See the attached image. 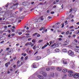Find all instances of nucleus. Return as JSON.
<instances>
[{"instance_id": "obj_1", "label": "nucleus", "mask_w": 79, "mask_h": 79, "mask_svg": "<svg viewBox=\"0 0 79 79\" xmlns=\"http://www.w3.org/2000/svg\"><path fill=\"white\" fill-rule=\"evenodd\" d=\"M69 77H72V76H74V73L73 72V71H69Z\"/></svg>"}, {"instance_id": "obj_2", "label": "nucleus", "mask_w": 79, "mask_h": 79, "mask_svg": "<svg viewBox=\"0 0 79 79\" xmlns=\"http://www.w3.org/2000/svg\"><path fill=\"white\" fill-rule=\"evenodd\" d=\"M13 5L12 6V8H13L14 10L16 9V8H17V7L18 6V5H19V4L18 3H15L13 4Z\"/></svg>"}, {"instance_id": "obj_3", "label": "nucleus", "mask_w": 79, "mask_h": 79, "mask_svg": "<svg viewBox=\"0 0 79 79\" xmlns=\"http://www.w3.org/2000/svg\"><path fill=\"white\" fill-rule=\"evenodd\" d=\"M79 74L78 73L74 74V75H73L74 77L75 78H79Z\"/></svg>"}, {"instance_id": "obj_4", "label": "nucleus", "mask_w": 79, "mask_h": 79, "mask_svg": "<svg viewBox=\"0 0 79 79\" xmlns=\"http://www.w3.org/2000/svg\"><path fill=\"white\" fill-rule=\"evenodd\" d=\"M68 53L71 56H73V55H74V52H73L72 51L70 50L68 51Z\"/></svg>"}, {"instance_id": "obj_5", "label": "nucleus", "mask_w": 79, "mask_h": 79, "mask_svg": "<svg viewBox=\"0 0 79 79\" xmlns=\"http://www.w3.org/2000/svg\"><path fill=\"white\" fill-rule=\"evenodd\" d=\"M36 63H35L32 64V66L33 68H37V66H36Z\"/></svg>"}, {"instance_id": "obj_6", "label": "nucleus", "mask_w": 79, "mask_h": 79, "mask_svg": "<svg viewBox=\"0 0 79 79\" xmlns=\"http://www.w3.org/2000/svg\"><path fill=\"white\" fill-rule=\"evenodd\" d=\"M50 76L52 77H53L55 76V73L53 72H51L50 73Z\"/></svg>"}, {"instance_id": "obj_7", "label": "nucleus", "mask_w": 79, "mask_h": 79, "mask_svg": "<svg viewBox=\"0 0 79 79\" xmlns=\"http://www.w3.org/2000/svg\"><path fill=\"white\" fill-rule=\"evenodd\" d=\"M38 77L40 79H44V77L40 75H38Z\"/></svg>"}, {"instance_id": "obj_8", "label": "nucleus", "mask_w": 79, "mask_h": 79, "mask_svg": "<svg viewBox=\"0 0 79 79\" xmlns=\"http://www.w3.org/2000/svg\"><path fill=\"white\" fill-rule=\"evenodd\" d=\"M36 58L37 60H40V59H41V57L40 56H37L36 57Z\"/></svg>"}, {"instance_id": "obj_9", "label": "nucleus", "mask_w": 79, "mask_h": 79, "mask_svg": "<svg viewBox=\"0 0 79 79\" xmlns=\"http://www.w3.org/2000/svg\"><path fill=\"white\" fill-rule=\"evenodd\" d=\"M42 75L43 76H44V77H45L47 76V73H46L45 72H44V73H43Z\"/></svg>"}, {"instance_id": "obj_10", "label": "nucleus", "mask_w": 79, "mask_h": 79, "mask_svg": "<svg viewBox=\"0 0 79 79\" xmlns=\"http://www.w3.org/2000/svg\"><path fill=\"white\" fill-rule=\"evenodd\" d=\"M46 47H47V45H44V46L42 48V49H44V48H46Z\"/></svg>"}, {"instance_id": "obj_11", "label": "nucleus", "mask_w": 79, "mask_h": 79, "mask_svg": "<svg viewBox=\"0 0 79 79\" xmlns=\"http://www.w3.org/2000/svg\"><path fill=\"white\" fill-rule=\"evenodd\" d=\"M67 71H68V70L66 69H64L62 71V72L63 73H66Z\"/></svg>"}, {"instance_id": "obj_12", "label": "nucleus", "mask_w": 79, "mask_h": 79, "mask_svg": "<svg viewBox=\"0 0 79 79\" xmlns=\"http://www.w3.org/2000/svg\"><path fill=\"white\" fill-rule=\"evenodd\" d=\"M57 69L58 71H61V70H62L61 68L60 67L58 68H57Z\"/></svg>"}, {"instance_id": "obj_13", "label": "nucleus", "mask_w": 79, "mask_h": 79, "mask_svg": "<svg viewBox=\"0 0 79 79\" xmlns=\"http://www.w3.org/2000/svg\"><path fill=\"white\" fill-rule=\"evenodd\" d=\"M25 17V16H23L20 17L19 18L20 19H24V18Z\"/></svg>"}, {"instance_id": "obj_14", "label": "nucleus", "mask_w": 79, "mask_h": 79, "mask_svg": "<svg viewBox=\"0 0 79 79\" xmlns=\"http://www.w3.org/2000/svg\"><path fill=\"white\" fill-rule=\"evenodd\" d=\"M55 50L56 52H59L60 49H56Z\"/></svg>"}, {"instance_id": "obj_15", "label": "nucleus", "mask_w": 79, "mask_h": 79, "mask_svg": "<svg viewBox=\"0 0 79 79\" xmlns=\"http://www.w3.org/2000/svg\"><path fill=\"white\" fill-rule=\"evenodd\" d=\"M62 51L63 52H67V50H66V49H63L62 50Z\"/></svg>"}, {"instance_id": "obj_16", "label": "nucleus", "mask_w": 79, "mask_h": 79, "mask_svg": "<svg viewBox=\"0 0 79 79\" xmlns=\"http://www.w3.org/2000/svg\"><path fill=\"white\" fill-rule=\"evenodd\" d=\"M44 73V72L43 71H41L40 72V74H43V73Z\"/></svg>"}, {"instance_id": "obj_17", "label": "nucleus", "mask_w": 79, "mask_h": 79, "mask_svg": "<svg viewBox=\"0 0 79 79\" xmlns=\"http://www.w3.org/2000/svg\"><path fill=\"white\" fill-rule=\"evenodd\" d=\"M23 5H24V6H26V2H24L23 3Z\"/></svg>"}, {"instance_id": "obj_18", "label": "nucleus", "mask_w": 79, "mask_h": 79, "mask_svg": "<svg viewBox=\"0 0 79 79\" xmlns=\"http://www.w3.org/2000/svg\"><path fill=\"white\" fill-rule=\"evenodd\" d=\"M9 51L10 52V53H12V52H13V49H9Z\"/></svg>"}, {"instance_id": "obj_19", "label": "nucleus", "mask_w": 79, "mask_h": 79, "mask_svg": "<svg viewBox=\"0 0 79 79\" xmlns=\"http://www.w3.org/2000/svg\"><path fill=\"white\" fill-rule=\"evenodd\" d=\"M75 52H76L79 53V49H75Z\"/></svg>"}, {"instance_id": "obj_20", "label": "nucleus", "mask_w": 79, "mask_h": 79, "mask_svg": "<svg viewBox=\"0 0 79 79\" xmlns=\"http://www.w3.org/2000/svg\"><path fill=\"white\" fill-rule=\"evenodd\" d=\"M43 40H40L38 41V42L39 43H40V42H43Z\"/></svg>"}, {"instance_id": "obj_21", "label": "nucleus", "mask_w": 79, "mask_h": 79, "mask_svg": "<svg viewBox=\"0 0 79 79\" xmlns=\"http://www.w3.org/2000/svg\"><path fill=\"white\" fill-rule=\"evenodd\" d=\"M37 34L38 33H35L33 35V36H35V35H37Z\"/></svg>"}, {"instance_id": "obj_22", "label": "nucleus", "mask_w": 79, "mask_h": 79, "mask_svg": "<svg viewBox=\"0 0 79 79\" xmlns=\"http://www.w3.org/2000/svg\"><path fill=\"white\" fill-rule=\"evenodd\" d=\"M50 68H48L46 69L47 71H50Z\"/></svg>"}, {"instance_id": "obj_23", "label": "nucleus", "mask_w": 79, "mask_h": 79, "mask_svg": "<svg viewBox=\"0 0 79 79\" xmlns=\"http://www.w3.org/2000/svg\"><path fill=\"white\" fill-rule=\"evenodd\" d=\"M9 3H8L7 4H6V8H7V7H8V5H9Z\"/></svg>"}, {"instance_id": "obj_24", "label": "nucleus", "mask_w": 79, "mask_h": 79, "mask_svg": "<svg viewBox=\"0 0 79 79\" xmlns=\"http://www.w3.org/2000/svg\"><path fill=\"white\" fill-rule=\"evenodd\" d=\"M50 68L51 69H55V67H51Z\"/></svg>"}, {"instance_id": "obj_25", "label": "nucleus", "mask_w": 79, "mask_h": 79, "mask_svg": "<svg viewBox=\"0 0 79 79\" xmlns=\"http://www.w3.org/2000/svg\"><path fill=\"white\" fill-rule=\"evenodd\" d=\"M74 26H72L69 27L70 29H73Z\"/></svg>"}, {"instance_id": "obj_26", "label": "nucleus", "mask_w": 79, "mask_h": 79, "mask_svg": "<svg viewBox=\"0 0 79 79\" xmlns=\"http://www.w3.org/2000/svg\"><path fill=\"white\" fill-rule=\"evenodd\" d=\"M48 65H49L50 66L52 65V63H51V62H49Z\"/></svg>"}, {"instance_id": "obj_27", "label": "nucleus", "mask_w": 79, "mask_h": 79, "mask_svg": "<svg viewBox=\"0 0 79 79\" xmlns=\"http://www.w3.org/2000/svg\"><path fill=\"white\" fill-rule=\"evenodd\" d=\"M62 28H63V27H64V23H62Z\"/></svg>"}, {"instance_id": "obj_28", "label": "nucleus", "mask_w": 79, "mask_h": 79, "mask_svg": "<svg viewBox=\"0 0 79 79\" xmlns=\"http://www.w3.org/2000/svg\"><path fill=\"white\" fill-rule=\"evenodd\" d=\"M5 66H6V67H7L8 66V65L6 63L5 64Z\"/></svg>"}, {"instance_id": "obj_29", "label": "nucleus", "mask_w": 79, "mask_h": 79, "mask_svg": "<svg viewBox=\"0 0 79 79\" xmlns=\"http://www.w3.org/2000/svg\"><path fill=\"white\" fill-rule=\"evenodd\" d=\"M74 42H76V43H77V40L75 39L74 40Z\"/></svg>"}, {"instance_id": "obj_30", "label": "nucleus", "mask_w": 79, "mask_h": 79, "mask_svg": "<svg viewBox=\"0 0 79 79\" xmlns=\"http://www.w3.org/2000/svg\"><path fill=\"white\" fill-rule=\"evenodd\" d=\"M63 63H64V64H66L67 62H66V61L63 60Z\"/></svg>"}, {"instance_id": "obj_31", "label": "nucleus", "mask_w": 79, "mask_h": 79, "mask_svg": "<svg viewBox=\"0 0 79 79\" xmlns=\"http://www.w3.org/2000/svg\"><path fill=\"white\" fill-rule=\"evenodd\" d=\"M56 45V43H54L52 45L51 47H53V46L54 45Z\"/></svg>"}, {"instance_id": "obj_32", "label": "nucleus", "mask_w": 79, "mask_h": 79, "mask_svg": "<svg viewBox=\"0 0 79 79\" xmlns=\"http://www.w3.org/2000/svg\"><path fill=\"white\" fill-rule=\"evenodd\" d=\"M28 58V57L27 56H26L25 58V60H26L27 59V58Z\"/></svg>"}, {"instance_id": "obj_33", "label": "nucleus", "mask_w": 79, "mask_h": 79, "mask_svg": "<svg viewBox=\"0 0 79 79\" xmlns=\"http://www.w3.org/2000/svg\"><path fill=\"white\" fill-rule=\"evenodd\" d=\"M73 10V8H72L71 9H70V12L69 13H71V11H72V10Z\"/></svg>"}, {"instance_id": "obj_34", "label": "nucleus", "mask_w": 79, "mask_h": 79, "mask_svg": "<svg viewBox=\"0 0 79 79\" xmlns=\"http://www.w3.org/2000/svg\"><path fill=\"white\" fill-rule=\"evenodd\" d=\"M31 40H32V38H29L28 40L29 41Z\"/></svg>"}, {"instance_id": "obj_35", "label": "nucleus", "mask_w": 79, "mask_h": 79, "mask_svg": "<svg viewBox=\"0 0 79 79\" xmlns=\"http://www.w3.org/2000/svg\"><path fill=\"white\" fill-rule=\"evenodd\" d=\"M29 42L27 43V44H26L25 45L27 46V45H29Z\"/></svg>"}, {"instance_id": "obj_36", "label": "nucleus", "mask_w": 79, "mask_h": 79, "mask_svg": "<svg viewBox=\"0 0 79 79\" xmlns=\"http://www.w3.org/2000/svg\"><path fill=\"white\" fill-rule=\"evenodd\" d=\"M6 64H8V65H9V64H10V62H8L6 63Z\"/></svg>"}, {"instance_id": "obj_37", "label": "nucleus", "mask_w": 79, "mask_h": 79, "mask_svg": "<svg viewBox=\"0 0 79 79\" xmlns=\"http://www.w3.org/2000/svg\"><path fill=\"white\" fill-rule=\"evenodd\" d=\"M56 8V6L55 5L53 6V8Z\"/></svg>"}, {"instance_id": "obj_38", "label": "nucleus", "mask_w": 79, "mask_h": 79, "mask_svg": "<svg viewBox=\"0 0 79 79\" xmlns=\"http://www.w3.org/2000/svg\"><path fill=\"white\" fill-rule=\"evenodd\" d=\"M10 51H9L7 53V54L8 55H10Z\"/></svg>"}, {"instance_id": "obj_39", "label": "nucleus", "mask_w": 79, "mask_h": 79, "mask_svg": "<svg viewBox=\"0 0 79 79\" xmlns=\"http://www.w3.org/2000/svg\"><path fill=\"white\" fill-rule=\"evenodd\" d=\"M66 77H67V76H66V75H65L64 76V78H66Z\"/></svg>"}, {"instance_id": "obj_40", "label": "nucleus", "mask_w": 79, "mask_h": 79, "mask_svg": "<svg viewBox=\"0 0 79 79\" xmlns=\"http://www.w3.org/2000/svg\"><path fill=\"white\" fill-rule=\"evenodd\" d=\"M32 42L33 43L35 42V40L34 39H33L32 40Z\"/></svg>"}, {"instance_id": "obj_41", "label": "nucleus", "mask_w": 79, "mask_h": 79, "mask_svg": "<svg viewBox=\"0 0 79 79\" xmlns=\"http://www.w3.org/2000/svg\"><path fill=\"white\" fill-rule=\"evenodd\" d=\"M35 47L36 46L35 45L33 47V49H34V50L35 49Z\"/></svg>"}, {"instance_id": "obj_42", "label": "nucleus", "mask_w": 79, "mask_h": 79, "mask_svg": "<svg viewBox=\"0 0 79 79\" xmlns=\"http://www.w3.org/2000/svg\"><path fill=\"white\" fill-rule=\"evenodd\" d=\"M44 32H47V29H45L44 30Z\"/></svg>"}, {"instance_id": "obj_43", "label": "nucleus", "mask_w": 79, "mask_h": 79, "mask_svg": "<svg viewBox=\"0 0 79 79\" xmlns=\"http://www.w3.org/2000/svg\"><path fill=\"white\" fill-rule=\"evenodd\" d=\"M28 44L29 45H31V44H32V42H28Z\"/></svg>"}, {"instance_id": "obj_44", "label": "nucleus", "mask_w": 79, "mask_h": 79, "mask_svg": "<svg viewBox=\"0 0 79 79\" xmlns=\"http://www.w3.org/2000/svg\"><path fill=\"white\" fill-rule=\"evenodd\" d=\"M54 11H52L51 12V14H54Z\"/></svg>"}, {"instance_id": "obj_45", "label": "nucleus", "mask_w": 79, "mask_h": 79, "mask_svg": "<svg viewBox=\"0 0 79 79\" xmlns=\"http://www.w3.org/2000/svg\"><path fill=\"white\" fill-rule=\"evenodd\" d=\"M37 37H40V34H38L37 35Z\"/></svg>"}, {"instance_id": "obj_46", "label": "nucleus", "mask_w": 79, "mask_h": 79, "mask_svg": "<svg viewBox=\"0 0 79 79\" xmlns=\"http://www.w3.org/2000/svg\"><path fill=\"white\" fill-rule=\"evenodd\" d=\"M2 38V35H0V40H1Z\"/></svg>"}, {"instance_id": "obj_47", "label": "nucleus", "mask_w": 79, "mask_h": 79, "mask_svg": "<svg viewBox=\"0 0 79 79\" xmlns=\"http://www.w3.org/2000/svg\"><path fill=\"white\" fill-rule=\"evenodd\" d=\"M69 33V31H68L66 33V34H68Z\"/></svg>"}, {"instance_id": "obj_48", "label": "nucleus", "mask_w": 79, "mask_h": 79, "mask_svg": "<svg viewBox=\"0 0 79 79\" xmlns=\"http://www.w3.org/2000/svg\"><path fill=\"white\" fill-rule=\"evenodd\" d=\"M42 29H43V27H42L40 29V30L42 31Z\"/></svg>"}, {"instance_id": "obj_49", "label": "nucleus", "mask_w": 79, "mask_h": 79, "mask_svg": "<svg viewBox=\"0 0 79 79\" xmlns=\"http://www.w3.org/2000/svg\"><path fill=\"white\" fill-rule=\"evenodd\" d=\"M31 36L29 35V36H26V37H27V38H28L29 37H31Z\"/></svg>"}, {"instance_id": "obj_50", "label": "nucleus", "mask_w": 79, "mask_h": 79, "mask_svg": "<svg viewBox=\"0 0 79 79\" xmlns=\"http://www.w3.org/2000/svg\"><path fill=\"white\" fill-rule=\"evenodd\" d=\"M2 51H3V49H1L0 50V53H1L2 52Z\"/></svg>"}, {"instance_id": "obj_51", "label": "nucleus", "mask_w": 79, "mask_h": 79, "mask_svg": "<svg viewBox=\"0 0 79 79\" xmlns=\"http://www.w3.org/2000/svg\"><path fill=\"white\" fill-rule=\"evenodd\" d=\"M48 18H49V19H52V17L50 16H48Z\"/></svg>"}, {"instance_id": "obj_52", "label": "nucleus", "mask_w": 79, "mask_h": 79, "mask_svg": "<svg viewBox=\"0 0 79 79\" xmlns=\"http://www.w3.org/2000/svg\"><path fill=\"white\" fill-rule=\"evenodd\" d=\"M61 40H62V39H61V38H60L59 39V40L60 41H61Z\"/></svg>"}, {"instance_id": "obj_53", "label": "nucleus", "mask_w": 79, "mask_h": 79, "mask_svg": "<svg viewBox=\"0 0 79 79\" xmlns=\"http://www.w3.org/2000/svg\"><path fill=\"white\" fill-rule=\"evenodd\" d=\"M22 34V32H20L19 33V35H21Z\"/></svg>"}, {"instance_id": "obj_54", "label": "nucleus", "mask_w": 79, "mask_h": 79, "mask_svg": "<svg viewBox=\"0 0 79 79\" xmlns=\"http://www.w3.org/2000/svg\"><path fill=\"white\" fill-rule=\"evenodd\" d=\"M39 5H43V3H42V2H40L39 4Z\"/></svg>"}, {"instance_id": "obj_55", "label": "nucleus", "mask_w": 79, "mask_h": 79, "mask_svg": "<svg viewBox=\"0 0 79 79\" xmlns=\"http://www.w3.org/2000/svg\"><path fill=\"white\" fill-rule=\"evenodd\" d=\"M4 42V41L3 40L2 41L0 42L1 44H2V43H3Z\"/></svg>"}, {"instance_id": "obj_56", "label": "nucleus", "mask_w": 79, "mask_h": 79, "mask_svg": "<svg viewBox=\"0 0 79 79\" xmlns=\"http://www.w3.org/2000/svg\"><path fill=\"white\" fill-rule=\"evenodd\" d=\"M41 20L42 21H43V20H44V18H41Z\"/></svg>"}, {"instance_id": "obj_57", "label": "nucleus", "mask_w": 79, "mask_h": 79, "mask_svg": "<svg viewBox=\"0 0 79 79\" xmlns=\"http://www.w3.org/2000/svg\"><path fill=\"white\" fill-rule=\"evenodd\" d=\"M11 31L12 32H15V30L14 29H12L11 30Z\"/></svg>"}, {"instance_id": "obj_58", "label": "nucleus", "mask_w": 79, "mask_h": 79, "mask_svg": "<svg viewBox=\"0 0 79 79\" xmlns=\"http://www.w3.org/2000/svg\"><path fill=\"white\" fill-rule=\"evenodd\" d=\"M26 35H30V34L29 33L26 34Z\"/></svg>"}, {"instance_id": "obj_59", "label": "nucleus", "mask_w": 79, "mask_h": 79, "mask_svg": "<svg viewBox=\"0 0 79 79\" xmlns=\"http://www.w3.org/2000/svg\"><path fill=\"white\" fill-rule=\"evenodd\" d=\"M11 25H9L8 26V27H11Z\"/></svg>"}, {"instance_id": "obj_60", "label": "nucleus", "mask_w": 79, "mask_h": 79, "mask_svg": "<svg viewBox=\"0 0 79 79\" xmlns=\"http://www.w3.org/2000/svg\"><path fill=\"white\" fill-rule=\"evenodd\" d=\"M9 49H10V48H7L6 49V50H9Z\"/></svg>"}, {"instance_id": "obj_61", "label": "nucleus", "mask_w": 79, "mask_h": 79, "mask_svg": "<svg viewBox=\"0 0 79 79\" xmlns=\"http://www.w3.org/2000/svg\"><path fill=\"white\" fill-rule=\"evenodd\" d=\"M34 8H32V9L30 10V11H32V10H34Z\"/></svg>"}, {"instance_id": "obj_62", "label": "nucleus", "mask_w": 79, "mask_h": 79, "mask_svg": "<svg viewBox=\"0 0 79 79\" xmlns=\"http://www.w3.org/2000/svg\"><path fill=\"white\" fill-rule=\"evenodd\" d=\"M43 29L44 30L45 29V27H43Z\"/></svg>"}, {"instance_id": "obj_63", "label": "nucleus", "mask_w": 79, "mask_h": 79, "mask_svg": "<svg viewBox=\"0 0 79 79\" xmlns=\"http://www.w3.org/2000/svg\"><path fill=\"white\" fill-rule=\"evenodd\" d=\"M24 58V57L23 56L21 58V60H23Z\"/></svg>"}, {"instance_id": "obj_64", "label": "nucleus", "mask_w": 79, "mask_h": 79, "mask_svg": "<svg viewBox=\"0 0 79 79\" xmlns=\"http://www.w3.org/2000/svg\"><path fill=\"white\" fill-rule=\"evenodd\" d=\"M13 61V59H12L10 60V61Z\"/></svg>"}]
</instances>
